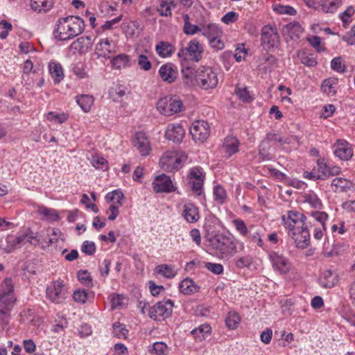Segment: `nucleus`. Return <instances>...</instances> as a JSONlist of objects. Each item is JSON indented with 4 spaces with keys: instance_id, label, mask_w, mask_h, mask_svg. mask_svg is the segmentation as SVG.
<instances>
[{
    "instance_id": "13d9d810",
    "label": "nucleus",
    "mask_w": 355,
    "mask_h": 355,
    "mask_svg": "<svg viewBox=\"0 0 355 355\" xmlns=\"http://www.w3.org/2000/svg\"><path fill=\"white\" fill-rule=\"evenodd\" d=\"M123 296L118 293H112L110 295L109 300L111 304L112 310L119 309L123 303Z\"/></svg>"
},
{
    "instance_id": "6e6d98bb",
    "label": "nucleus",
    "mask_w": 355,
    "mask_h": 355,
    "mask_svg": "<svg viewBox=\"0 0 355 355\" xmlns=\"http://www.w3.org/2000/svg\"><path fill=\"white\" fill-rule=\"evenodd\" d=\"M331 68L338 73H344L346 70V66L341 57H336L331 61Z\"/></svg>"
},
{
    "instance_id": "9b49d317",
    "label": "nucleus",
    "mask_w": 355,
    "mask_h": 355,
    "mask_svg": "<svg viewBox=\"0 0 355 355\" xmlns=\"http://www.w3.org/2000/svg\"><path fill=\"white\" fill-rule=\"evenodd\" d=\"M279 35L276 27L264 26L261 29V44L267 51L277 48L279 45Z\"/></svg>"
},
{
    "instance_id": "5701e85b",
    "label": "nucleus",
    "mask_w": 355,
    "mask_h": 355,
    "mask_svg": "<svg viewBox=\"0 0 355 355\" xmlns=\"http://www.w3.org/2000/svg\"><path fill=\"white\" fill-rule=\"evenodd\" d=\"M26 235H22L21 232L18 233L17 235H8L6 240V246L5 250L7 252L10 253L14 250L20 248L25 243Z\"/></svg>"
},
{
    "instance_id": "052dcab7",
    "label": "nucleus",
    "mask_w": 355,
    "mask_h": 355,
    "mask_svg": "<svg viewBox=\"0 0 355 355\" xmlns=\"http://www.w3.org/2000/svg\"><path fill=\"white\" fill-rule=\"evenodd\" d=\"M124 198L123 193L119 190H114L106 195V199L110 201H114L119 206L122 205V200Z\"/></svg>"
},
{
    "instance_id": "bb28decb",
    "label": "nucleus",
    "mask_w": 355,
    "mask_h": 355,
    "mask_svg": "<svg viewBox=\"0 0 355 355\" xmlns=\"http://www.w3.org/2000/svg\"><path fill=\"white\" fill-rule=\"evenodd\" d=\"M320 284L324 288H332L337 283V275L330 270L324 271L319 280Z\"/></svg>"
},
{
    "instance_id": "1a4fd4ad",
    "label": "nucleus",
    "mask_w": 355,
    "mask_h": 355,
    "mask_svg": "<svg viewBox=\"0 0 355 355\" xmlns=\"http://www.w3.org/2000/svg\"><path fill=\"white\" fill-rule=\"evenodd\" d=\"M46 297L54 304H61L67 298V288L60 279L53 281L46 289Z\"/></svg>"
},
{
    "instance_id": "20e7f679",
    "label": "nucleus",
    "mask_w": 355,
    "mask_h": 355,
    "mask_svg": "<svg viewBox=\"0 0 355 355\" xmlns=\"http://www.w3.org/2000/svg\"><path fill=\"white\" fill-rule=\"evenodd\" d=\"M194 80L202 89L215 88L218 83L216 73L209 67H200L195 72Z\"/></svg>"
},
{
    "instance_id": "e433bc0d",
    "label": "nucleus",
    "mask_w": 355,
    "mask_h": 355,
    "mask_svg": "<svg viewBox=\"0 0 355 355\" xmlns=\"http://www.w3.org/2000/svg\"><path fill=\"white\" fill-rule=\"evenodd\" d=\"M199 287L191 279L186 278L180 284V291L184 295H191L198 292Z\"/></svg>"
},
{
    "instance_id": "2eb2a0df",
    "label": "nucleus",
    "mask_w": 355,
    "mask_h": 355,
    "mask_svg": "<svg viewBox=\"0 0 355 355\" xmlns=\"http://www.w3.org/2000/svg\"><path fill=\"white\" fill-rule=\"evenodd\" d=\"M268 257L275 270L281 274H286L289 272L291 264L287 257L274 251L270 252Z\"/></svg>"
},
{
    "instance_id": "79ce46f5",
    "label": "nucleus",
    "mask_w": 355,
    "mask_h": 355,
    "mask_svg": "<svg viewBox=\"0 0 355 355\" xmlns=\"http://www.w3.org/2000/svg\"><path fill=\"white\" fill-rule=\"evenodd\" d=\"M184 19V26H183V31L187 35H193L198 32L201 31V26H198L197 25H194L190 23L189 21V16L187 14L183 15Z\"/></svg>"
},
{
    "instance_id": "3c124183",
    "label": "nucleus",
    "mask_w": 355,
    "mask_h": 355,
    "mask_svg": "<svg viewBox=\"0 0 355 355\" xmlns=\"http://www.w3.org/2000/svg\"><path fill=\"white\" fill-rule=\"evenodd\" d=\"M79 282L84 286L91 288L93 286V282L90 273L87 270H80L77 274Z\"/></svg>"
},
{
    "instance_id": "bf43d9fd",
    "label": "nucleus",
    "mask_w": 355,
    "mask_h": 355,
    "mask_svg": "<svg viewBox=\"0 0 355 355\" xmlns=\"http://www.w3.org/2000/svg\"><path fill=\"white\" fill-rule=\"evenodd\" d=\"M235 94L238 96L240 100L245 103L251 102L253 98L250 94L249 91L245 88L236 87L234 91Z\"/></svg>"
},
{
    "instance_id": "2f4dec72",
    "label": "nucleus",
    "mask_w": 355,
    "mask_h": 355,
    "mask_svg": "<svg viewBox=\"0 0 355 355\" xmlns=\"http://www.w3.org/2000/svg\"><path fill=\"white\" fill-rule=\"evenodd\" d=\"M49 73L55 83H59L64 78L63 69L58 62H52L49 64Z\"/></svg>"
},
{
    "instance_id": "9d476101",
    "label": "nucleus",
    "mask_w": 355,
    "mask_h": 355,
    "mask_svg": "<svg viewBox=\"0 0 355 355\" xmlns=\"http://www.w3.org/2000/svg\"><path fill=\"white\" fill-rule=\"evenodd\" d=\"M287 233L293 240L297 248L304 250L310 245V233L306 224L287 230Z\"/></svg>"
},
{
    "instance_id": "603ef678",
    "label": "nucleus",
    "mask_w": 355,
    "mask_h": 355,
    "mask_svg": "<svg viewBox=\"0 0 355 355\" xmlns=\"http://www.w3.org/2000/svg\"><path fill=\"white\" fill-rule=\"evenodd\" d=\"M236 230L239 233L241 236L245 237L248 236L249 227H247L245 222L240 218H236L232 220Z\"/></svg>"
},
{
    "instance_id": "864d4df0",
    "label": "nucleus",
    "mask_w": 355,
    "mask_h": 355,
    "mask_svg": "<svg viewBox=\"0 0 355 355\" xmlns=\"http://www.w3.org/2000/svg\"><path fill=\"white\" fill-rule=\"evenodd\" d=\"M113 334L114 336L119 338H125L128 334V330L125 324L116 322L113 324Z\"/></svg>"
},
{
    "instance_id": "f3484780",
    "label": "nucleus",
    "mask_w": 355,
    "mask_h": 355,
    "mask_svg": "<svg viewBox=\"0 0 355 355\" xmlns=\"http://www.w3.org/2000/svg\"><path fill=\"white\" fill-rule=\"evenodd\" d=\"M203 51V46L197 39H193L189 41L186 47V54L188 58L196 62L202 59Z\"/></svg>"
},
{
    "instance_id": "423d86ee",
    "label": "nucleus",
    "mask_w": 355,
    "mask_h": 355,
    "mask_svg": "<svg viewBox=\"0 0 355 355\" xmlns=\"http://www.w3.org/2000/svg\"><path fill=\"white\" fill-rule=\"evenodd\" d=\"M206 173L200 166L191 168L187 175V184L196 196L204 195V183Z\"/></svg>"
},
{
    "instance_id": "69168bd1",
    "label": "nucleus",
    "mask_w": 355,
    "mask_h": 355,
    "mask_svg": "<svg viewBox=\"0 0 355 355\" xmlns=\"http://www.w3.org/2000/svg\"><path fill=\"white\" fill-rule=\"evenodd\" d=\"M252 263V258L250 255L240 257L236 261L235 265L238 268H248Z\"/></svg>"
},
{
    "instance_id": "774afa93",
    "label": "nucleus",
    "mask_w": 355,
    "mask_h": 355,
    "mask_svg": "<svg viewBox=\"0 0 355 355\" xmlns=\"http://www.w3.org/2000/svg\"><path fill=\"white\" fill-rule=\"evenodd\" d=\"M342 40L349 45L355 44V24L343 35Z\"/></svg>"
},
{
    "instance_id": "f8f14e48",
    "label": "nucleus",
    "mask_w": 355,
    "mask_h": 355,
    "mask_svg": "<svg viewBox=\"0 0 355 355\" xmlns=\"http://www.w3.org/2000/svg\"><path fill=\"white\" fill-rule=\"evenodd\" d=\"M306 219V217L304 214L296 210L288 211L286 215L282 216L283 224L287 230L304 225Z\"/></svg>"
},
{
    "instance_id": "7c9ffc66",
    "label": "nucleus",
    "mask_w": 355,
    "mask_h": 355,
    "mask_svg": "<svg viewBox=\"0 0 355 355\" xmlns=\"http://www.w3.org/2000/svg\"><path fill=\"white\" fill-rule=\"evenodd\" d=\"M94 97L92 95L80 94L76 96V101L85 112H89L94 104Z\"/></svg>"
},
{
    "instance_id": "cd10ccee",
    "label": "nucleus",
    "mask_w": 355,
    "mask_h": 355,
    "mask_svg": "<svg viewBox=\"0 0 355 355\" xmlns=\"http://www.w3.org/2000/svg\"><path fill=\"white\" fill-rule=\"evenodd\" d=\"M352 182L345 178H336L331 182L332 190L336 193L345 192L352 187Z\"/></svg>"
},
{
    "instance_id": "7ed1b4c3",
    "label": "nucleus",
    "mask_w": 355,
    "mask_h": 355,
    "mask_svg": "<svg viewBox=\"0 0 355 355\" xmlns=\"http://www.w3.org/2000/svg\"><path fill=\"white\" fill-rule=\"evenodd\" d=\"M187 157V155L183 151L168 150L161 157L159 166L164 171L175 172L183 166Z\"/></svg>"
},
{
    "instance_id": "c85d7f7f",
    "label": "nucleus",
    "mask_w": 355,
    "mask_h": 355,
    "mask_svg": "<svg viewBox=\"0 0 355 355\" xmlns=\"http://www.w3.org/2000/svg\"><path fill=\"white\" fill-rule=\"evenodd\" d=\"M239 141L235 137H227L223 142L225 151L231 156L239 151Z\"/></svg>"
},
{
    "instance_id": "680f3d73",
    "label": "nucleus",
    "mask_w": 355,
    "mask_h": 355,
    "mask_svg": "<svg viewBox=\"0 0 355 355\" xmlns=\"http://www.w3.org/2000/svg\"><path fill=\"white\" fill-rule=\"evenodd\" d=\"M266 140L270 141H278L279 143L283 144H290L291 142L289 138H284L281 137L279 134L275 132H269L266 135Z\"/></svg>"
},
{
    "instance_id": "0e129e2a",
    "label": "nucleus",
    "mask_w": 355,
    "mask_h": 355,
    "mask_svg": "<svg viewBox=\"0 0 355 355\" xmlns=\"http://www.w3.org/2000/svg\"><path fill=\"white\" fill-rule=\"evenodd\" d=\"M96 245L92 241H85L81 246V251L90 256L93 255L96 252Z\"/></svg>"
},
{
    "instance_id": "e2e57ef3",
    "label": "nucleus",
    "mask_w": 355,
    "mask_h": 355,
    "mask_svg": "<svg viewBox=\"0 0 355 355\" xmlns=\"http://www.w3.org/2000/svg\"><path fill=\"white\" fill-rule=\"evenodd\" d=\"M311 216L320 223L322 229H325V222L328 218V215L324 211H312Z\"/></svg>"
},
{
    "instance_id": "f03ea898",
    "label": "nucleus",
    "mask_w": 355,
    "mask_h": 355,
    "mask_svg": "<svg viewBox=\"0 0 355 355\" xmlns=\"http://www.w3.org/2000/svg\"><path fill=\"white\" fill-rule=\"evenodd\" d=\"M210 250L220 259H227L234 257L237 252V241L232 237L216 234L208 239Z\"/></svg>"
},
{
    "instance_id": "4be33fe9",
    "label": "nucleus",
    "mask_w": 355,
    "mask_h": 355,
    "mask_svg": "<svg viewBox=\"0 0 355 355\" xmlns=\"http://www.w3.org/2000/svg\"><path fill=\"white\" fill-rule=\"evenodd\" d=\"M182 216L188 223L196 222L200 218L198 207L191 202L186 203L183 207Z\"/></svg>"
},
{
    "instance_id": "b1692460",
    "label": "nucleus",
    "mask_w": 355,
    "mask_h": 355,
    "mask_svg": "<svg viewBox=\"0 0 355 355\" xmlns=\"http://www.w3.org/2000/svg\"><path fill=\"white\" fill-rule=\"evenodd\" d=\"M264 236V230L261 227L251 225L249 227V232L246 236L248 239L259 247L264 245L262 237Z\"/></svg>"
},
{
    "instance_id": "c03bdc74",
    "label": "nucleus",
    "mask_w": 355,
    "mask_h": 355,
    "mask_svg": "<svg viewBox=\"0 0 355 355\" xmlns=\"http://www.w3.org/2000/svg\"><path fill=\"white\" fill-rule=\"evenodd\" d=\"M38 213L46 220L56 221L59 218L55 210L43 206L38 208Z\"/></svg>"
},
{
    "instance_id": "ea45409f",
    "label": "nucleus",
    "mask_w": 355,
    "mask_h": 355,
    "mask_svg": "<svg viewBox=\"0 0 355 355\" xmlns=\"http://www.w3.org/2000/svg\"><path fill=\"white\" fill-rule=\"evenodd\" d=\"M342 5V0H322L321 8L326 13H334Z\"/></svg>"
},
{
    "instance_id": "a19ab883",
    "label": "nucleus",
    "mask_w": 355,
    "mask_h": 355,
    "mask_svg": "<svg viewBox=\"0 0 355 355\" xmlns=\"http://www.w3.org/2000/svg\"><path fill=\"white\" fill-rule=\"evenodd\" d=\"M175 6L173 0H162L157 10L161 16L168 17L172 15L171 8Z\"/></svg>"
},
{
    "instance_id": "5fc2aeb1",
    "label": "nucleus",
    "mask_w": 355,
    "mask_h": 355,
    "mask_svg": "<svg viewBox=\"0 0 355 355\" xmlns=\"http://www.w3.org/2000/svg\"><path fill=\"white\" fill-rule=\"evenodd\" d=\"M71 70L78 78H85L87 76L85 71V64L82 62H78L72 64Z\"/></svg>"
},
{
    "instance_id": "72a5a7b5",
    "label": "nucleus",
    "mask_w": 355,
    "mask_h": 355,
    "mask_svg": "<svg viewBox=\"0 0 355 355\" xmlns=\"http://www.w3.org/2000/svg\"><path fill=\"white\" fill-rule=\"evenodd\" d=\"M53 0H31V8L38 12H47L53 6Z\"/></svg>"
},
{
    "instance_id": "338daca9",
    "label": "nucleus",
    "mask_w": 355,
    "mask_h": 355,
    "mask_svg": "<svg viewBox=\"0 0 355 355\" xmlns=\"http://www.w3.org/2000/svg\"><path fill=\"white\" fill-rule=\"evenodd\" d=\"M167 349V345L163 342H156L153 345L152 351L157 355H165Z\"/></svg>"
},
{
    "instance_id": "a878e982",
    "label": "nucleus",
    "mask_w": 355,
    "mask_h": 355,
    "mask_svg": "<svg viewBox=\"0 0 355 355\" xmlns=\"http://www.w3.org/2000/svg\"><path fill=\"white\" fill-rule=\"evenodd\" d=\"M113 51L110 49V42L106 38L101 40L95 48L94 55L97 58H110L109 55L112 53Z\"/></svg>"
},
{
    "instance_id": "f257e3e1",
    "label": "nucleus",
    "mask_w": 355,
    "mask_h": 355,
    "mask_svg": "<svg viewBox=\"0 0 355 355\" xmlns=\"http://www.w3.org/2000/svg\"><path fill=\"white\" fill-rule=\"evenodd\" d=\"M84 28L85 23L80 17L69 16L58 19L53 33L59 40H68L81 34Z\"/></svg>"
},
{
    "instance_id": "c9c22d12",
    "label": "nucleus",
    "mask_w": 355,
    "mask_h": 355,
    "mask_svg": "<svg viewBox=\"0 0 355 355\" xmlns=\"http://www.w3.org/2000/svg\"><path fill=\"white\" fill-rule=\"evenodd\" d=\"M157 53L162 58H167L171 56L174 51V46L167 42H159L155 47Z\"/></svg>"
},
{
    "instance_id": "ddd939ff",
    "label": "nucleus",
    "mask_w": 355,
    "mask_h": 355,
    "mask_svg": "<svg viewBox=\"0 0 355 355\" xmlns=\"http://www.w3.org/2000/svg\"><path fill=\"white\" fill-rule=\"evenodd\" d=\"M190 133L192 139L196 142L199 141L202 143L209 135V125L208 123L205 121H196L192 124L190 128Z\"/></svg>"
},
{
    "instance_id": "473e14b6",
    "label": "nucleus",
    "mask_w": 355,
    "mask_h": 355,
    "mask_svg": "<svg viewBox=\"0 0 355 355\" xmlns=\"http://www.w3.org/2000/svg\"><path fill=\"white\" fill-rule=\"evenodd\" d=\"M130 62V57L125 53L119 54L111 60L112 67L114 69L128 67Z\"/></svg>"
},
{
    "instance_id": "f704fd0d",
    "label": "nucleus",
    "mask_w": 355,
    "mask_h": 355,
    "mask_svg": "<svg viewBox=\"0 0 355 355\" xmlns=\"http://www.w3.org/2000/svg\"><path fill=\"white\" fill-rule=\"evenodd\" d=\"M200 31L202 32V34L209 40L214 37H220L222 33L218 26L214 24L202 25Z\"/></svg>"
},
{
    "instance_id": "0eeeda50",
    "label": "nucleus",
    "mask_w": 355,
    "mask_h": 355,
    "mask_svg": "<svg viewBox=\"0 0 355 355\" xmlns=\"http://www.w3.org/2000/svg\"><path fill=\"white\" fill-rule=\"evenodd\" d=\"M15 301L12 280L6 277L0 284V306L3 309H12Z\"/></svg>"
},
{
    "instance_id": "aec40b11",
    "label": "nucleus",
    "mask_w": 355,
    "mask_h": 355,
    "mask_svg": "<svg viewBox=\"0 0 355 355\" xmlns=\"http://www.w3.org/2000/svg\"><path fill=\"white\" fill-rule=\"evenodd\" d=\"M135 146L141 156H147L151 151V146L148 137L143 132H137L135 135Z\"/></svg>"
},
{
    "instance_id": "a211bd4d",
    "label": "nucleus",
    "mask_w": 355,
    "mask_h": 355,
    "mask_svg": "<svg viewBox=\"0 0 355 355\" xmlns=\"http://www.w3.org/2000/svg\"><path fill=\"white\" fill-rule=\"evenodd\" d=\"M185 134V130L180 123H170L165 131V137L167 139L174 143L182 141Z\"/></svg>"
},
{
    "instance_id": "c756f323",
    "label": "nucleus",
    "mask_w": 355,
    "mask_h": 355,
    "mask_svg": "<svg viewBox=\"0 0 355 355\" xmlns=\"http://www.w3.org/2000/svg\"><path fill=\"white\" fill-rule=\"evenodd\" d=\"M284 32L292 40L300 38L303 32V28L297 22L289 23L284 28Z\"/></svg>"
},
{
    "instance_id": "39448f33",
    "label": "nucleus",
    "mask_w": 355,
    "mask_h": 355,
    "mask_svg": "<svg viewBox=\"0 0 355 355\" xmlns=\"http://www.w3.org/2000/svg\"><path fill=\"white\" fill-rule=\"evenodd\" d=\"M157 109L163 115L172 116L184 110L182 100L176 96H166L157 103Z\"/></svg>"
},
{
    "instance_id": "8fccbe9b",
    "label": "nucleus",
    "mask_w": 355,
    "mask_h": 355,
    "mask_svg": "<svg viewBox=\"0 0 355 355\" xmlns=\"http://www.w3.org/2000/svg\"><path fill=\"white\" fill-rule=\"evenodd\" d=\"M214 200L218 204H223L227 199V193L225 189L220 184L214 187Z\"/></svg>"
},
{
    "instance_id": "393cba45",
    "label": "nucleus",
    "mask_w": 355,
    "mask_h": 355,
    "mask_svg": "<svg viewBox=\"0 0 355 355\" xmlns=\"http://www.w3.org/2000/svg\"><path fill=\"white\" fill-rule=\"evenodd\" d=\"M211 333V327L209 324L205 323L195 328L191 331L196 341L205 340Z\"/></svg>"
},
{
    "instance_id": "37998d69",
    "label": "nucleus",
    "mask_w": 355,
    "mask_h": 355,
    "mask_svg": "<svg viewBox=\"0 0 355 355\" xmlns=\"http://www.w3.org/2000/svg\"><path fill=\"white\" fill-rule=\"evenodd\" d=\"M297 57L302 64L309 67H314L318 63L315 56L312 53L300 51L297 54Z\"/></svg>"
},
{
    "instance_id": "6e6552de",
    "label": "nucleus",
    "mask_w": 355,
    "mask_h": 355,
    "mask_svg": "<svg viewBox=\"0 0 355 355\" xmlns=\"http://www.w3.org/2000/svg\"><path fill=\"white\" fill-rule=\"evenodd\" d=\"M173 307L171 300H162L149 307L148 314L154 320H164L171 315Z\"/></svg>"
},
{
    "instance_id": "4c0bfd02",
    "label": "nucleus",
    "mask_w": 355,
    "mask_h": 355,
    "mask_svg": "<svg viewBox=\"0 0 355 355\" xmlns=\"http://www.w3.org/2000/svg\"><path fill=\"white\" fill-rule=\"evenodd\" d=\"M277 62L275 56L268 53H264L260 58V65H264L263 69L266 71L272 70L277 66Z\"/></svg>"
},
{
    "instance_id": "dca6fc26",
    "label": "nucleus",
    "mask_w": 355,
    "mask_h": 355,
    "mask_svg": "<svg viewBox=\"0 0 355 355\" xmlns=\"http://www.w3.org/2000/svg\"><path fill=\"white\" fill-rule=\"evenodd\" d=\"M333 148L334 155L341 160H349L353 156V149L345 140H337Z\"/></svg>"
},
{
    "instance_id": "412c9836",
    "label": "nucleus",
    "mask_w": 355,
    "mask_h": 355,
    "mask_svg": "<svg viewBox=\"0 0 355 355\" xmlns=\"http://www.w3.org/2000/svg\"><path fill=\"white\" fill-rule=\"evenodd\" d=\"M159 75L163 81L171 83L176 79L178 72L175 67L172 63L168 62L160 67Z\"/></svg>"
},
{
    "instance_id": "de8ad7c7",
    "label": "nucleus",
    "mask_w": 355,
    "mask_h": 355,
    "mask_svg": "<svg viewBox=\"0 0 355 355\" xmlns=\"http://www.w3.org/2000/svg\"><path fill=\"white\" fill-rule=\"evenodd\" d=\"M240 321V316L236 312H229L225 318L226 326L230 329H236Z\"/></svg>"
},
{
    "instance_id": "09e8293b",
    "label": "nucleus",
    "mask_w": 355,
    "mask_h": 355,
    "mask_svg": "<svg viewBox=\"0 0 355 355\" xmlns=\"http://www.w3.org/2000/svg\"><path fill=\"white\" fill-rule=\"evenodd\" d=\"M156 271L158 274L168 279L173 278L176 275V272L173 268L167 264L157 266L156 267Z\"/></svg>"
},
{
    "instance_id": "6ab92c4d",
    "label": "nucleus",
    "mask_w": 355,
    "mask_h": 355,
    "mask_svg": "<svg viewBox=\"0 0 355 355\" xmlns=\"http://www.w3.org/2000/svg\"><path fill=\"white\" fill-rule=\"evenodd\" d=\"M92 46V39L89 36H83L78 38L70 46L69 50L73 54L78 53L83 54L86 53Z\"/></svg>"
},
{
    "instance_id": "49530a36",
    "label": "nucleus",
    "mask_w": 355,
    "mask_h": 355,
    "mask_svg": "<svg viewBox=\"0 0 355 355\" xmlns=\"http://www.w3.org/2000/svg\"><path fill=\"white\" fill-rule=\"evenodd\" d=\"M90 162L92 165L97 169L105 171L108 168V164L107 160L100 155H93L90 159Z\"/></svg>"
},
{
    "instance_id": "4468645a",
    "label": "nucleus",
    "mask_w": 355,
    "mask_h": 355,
    "mask_svg": "<svg viewBox=\"0 0 355 355\" xmlns=\"http://www.w3.org/2000/svg\"><path fill=\"white\" fill-rule=\"evenodd\" d=\"M153 188L156 193H171L175 191L177 187L173 184L171 178L166 174L157 175L153 183Z\"/></svg>"
},
{
    "instance_id": "4d7b16f0",
    "label": "nucleus",
    "mask_w": 355,
    "mask_h": 355,
    "mask_svg": "<svg viewBox=\"0 0 355 355\" xmlns=\"http://www.w3.org/2000/svg\"><path fill=\"white\" fill-rule=\"evenodd\" d=\"M46 119L50 121H54L57 123L61 124L68 119V115L65 113L49 112L46 115Z\"/></svg>"
},
{
    "instance_id": "a18cd8bd",
    "label": "nucleus",
    "mask_w": 355,
    "mask_h": 355,
    "mask_svg": "<svg viewBox=\"0 0 355 355\" xmlns=\"http://www.w3.org/2000/svg\"><path fill=\"white\" fill-rule=\"evenodd\" d=\"M355 13V9L353 6H348L347 9L339 14V18L342 21L343 26L346 28L352 22V17Z\"/></svg>"
},
{
    "instance_id": "58836bf2",
    "label": "nucleus",
    "mask_w": 355,
    "mask_h": 355,
    "mask_svg": "<svg viewBox=\"0 0 355 355\" xmlns=\"http://www.w3.org/2000/svg\"><path fill=\"white\" fill-rule=\"evenodd\" d=\"M304 202L308 203L311 207L316 209L322 208V202L313 192H309L303 195Z\"/></svg>"
}]
</instances>
